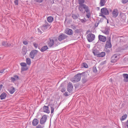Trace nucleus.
<instances>
[{
	"label": "nucleus",
	"instance_id": "1",
	"mask_svg": "<svg viewBox=\"0 0 128 128\" xmlns=\"http://www.w3.org/2000/svg\"><path fill=\"white\" fill-rule=\"evenodd\" d=\"M60 44L59 42H58V39L56 38L51 37L48 39V45L49 47H56Z\"/></svg>",
	"mask_w": 128,
	"mask_h": 128
},
{
	"label": "nucleus",
	"instance_id": "2",
	"mask_svg": "<svg viewBox=\"0 0 128 128\" xmlns=\"http://www.w3.org/2000/svg\"><path fill=\"white\" fill-rule=\"evenodd\" d=\"M78 9L80 12L84 14L86 12H87L90 10L88 6L84 4L79 5Z\"/></svg>",
	"mask_w": 128,
	"mask_h": 128
},
{
	"label": "nucleus",
	"instance_id": "3",
	"mask_svg": "<svg viewBox=\"0 0 128 128\" xmlns=\"http://www.w3.org/2000/svg\"><path fill=\"white\" fill-rule=\"evenodd\" d=\"M85 72H83L82 73H78L73 78L71 79V81L75 83L80 81L81 79V75L85 74Z\"/></svg>",
	"mask_w": 128,
	"mask_h": 128
},
{
	"label": "nucleus",
	"instance_id": "4",
	"mask_svg": "<svg viewBox=\"0 0 128 128\" xmlns=\"http://www.w3.org/2000/svg\"><path fill=\"white\" fill-rule=\"evenodd\" d=\"M95 37V36L94 34L90 33L87 35L86 38L88 42H90L94 40Z\"/></svg>",
	"mask_w": 128,
	"mask_h": 128
},
{
	"label": "nucleus",
	"instance_id": "5",
	"mask_svg": "<svg viewBox=\"0 0 128 128\" xmlns=\"http://www.w3.org/2000/svg\"><path fill=\"white\" fill-rule=\"evenodd\" d=\"M119 58V56L118 54H115L111 57L110 62L112 63L115 62L118 60Z\"/></svg>",
	"mask_w": 128,
	"mask_h": 128
},
{
	"label": "nucleus",
	"instance_id": "6",
	"mask_svg": "<svg viewBox=\"0 0 128 128\" xmlns=\"http://www.w3.org/2000/svg\"><path fill=\"white\" fill-rule=\"evenodd\" d=\"M38 52V51L36 50H32L29 54L30 57L32 59H34L35 55L37 54Z\"/></svg>",
	"mask_w": 128,
	"mask_h": 128
},
{
	"label": "nucleus",
	"instance_id": "7",
	"mask_svg": "<svg viewBox=\"0 0 128 128\" xmlns=\"http://www.w3.org/2000/svg\"><path fill=\"white\" fill-rule=\"evenodd\" d=\"M68 37L67 35L64 34H62L59 35L58 37V39L60 41L66 39Z\"/></svg>",
	"mask_w": 128,
	"mask_h": 128
},
{
	"label": "nucleus",
	"instance_id": "8",
	"mask_svg": "<svg viewBox=\"0 0 128 128\" xmlns=\"http://www.w3.org/2000/svg\"><path fill=\"white\" fill-rule=\"evenodd\" d=\"M49 25L47 22L46 21L45 24H44L42 26L40 27L41 30L44 32L46 31L47 30L48 27Z\"/></svg>",
	"mask_w": 128,
	"mask_h": 128
},
{
	"label": "nucleus",
	"instance_id": "9",
	"mask_svg": "<svg viewBox=\"0 0 128 128\" xmlns=\"http://www.w3.org/2000/svg\"><path fill=\"white\" fill-rule=\"evenodd\" d=\"M101 12L102 14L105 15H108L109 14L108 10L106 8H102L101 10Z\"/></svg>",
	"mask_w": 128,
	"mask_h": 128
},
{
	"label": "nucleus",
	"instance_id": "10",
	"mask_svg": "<svg viewBox=\"0 0 128 128\" xmlns=\"http://www.w3.org/2000/svg\"><path fill=\"white\" fill-rule=\"evenodd\" d=\"M47 119L46 116L44 115L42 116L40 121V123L41 124H43L46 122Z\"/></svg>",
	"mask_w": 128,
	"mask_h": 128
},
{
	"label": "nucleus",
	"instance_id": "11",
	"mask_svg": "<svg viewBox=\"0 0 128 128\" xmlns=\"http://www.w3.org/2000/svg\"><path fill=\"white\" fill-rule=\"evenodd\" d=\"M73 88V86L70 82H69L67 86V91L69 92H71Z\"/></svg>",
	"mask_w": 128,
	"mask_h": 128
},
{
	"label": "nucleus",
	"instance_id": "12",
	"mask_svg": "<svg viewBox=\"0 0 128 128\" xmlns=\"http://www.w3.org/2000/svg\"><path fill=\"white\" fill-rule=\"evenodd\" d=\"M98 40L102 42H105L106 40V36L99 34L98 36Z\"/></svg>",
	"mask_w": 128,
	"mask_h": 128
},
{
	"label": "nucleus",
	"instance_id": "13",
	"mask_svg": "<svg viewBox=\"0 0 128 128\" xmlns=\"http://www.w3.org/2000/svg\"><path fill=\"white\" fill-rule=\"evenodd\" d=\"M118 11L117 9H114L112 12V13L113 17L115 18H116L118 16Z\"/></svg>",
	"mask_w": 128,
	"mask_h": 128
},
{
	"label": "nucleus",
	"instance_id": "14",
	"mask_svg": "<svg viewBox=\"0 0 128 128\" xmlns=\"http://www.w3.org/2000/svg\"><path fill=\"white\" fill-rule=\"evenodd\" d=\"M105 47L106 48H110L112 47L111 43V38L110 37L108 38V40L106 42L105 45Z\"/></svg>",
	"mask_w": 128,
	"mask_h": 128
},
{
	"label": "nucleus",
	"instance_id": "15",
	"mask_svg": "<svg viewBox=\"0 0 128 128\" xmlns=\"http://www.w3.org/2000/svg\"><path fill=\"white\" fill-rule=\"evenodd\" d=\"M98 49V48H96L95 47L94 48L92 49V52L94 56H98L99 53V51Z\"/></svg>",
	"mask_w": 128,
	"mask_h": 128
},
{
	"label": "nucleus",
	"instance_id": "16",
	"mask_svg": "<svg viewBox=\"0 0 128 128\" xmlns=\"http://www.w3.org/2000/svg\"><path fill=\"white\" fill-rule=\"evenodd\" d=\"M65 32L68 35H70L72 34L73 32L72 29L68 28L65 30Z\"/></svg>",
	"mask_w": 128,
	"mask_h": 128
},
{
	"label": "nucleus",
	"instance_id": "17",
	"mask_svg": "<svg viewBox=\"0 0 128 128\" xmlns=\"http://www.w3.org/2000/svg\"><path fill=\"white\" fill-rule=\"evenodd\" d=\"M43 111L44 112L48 114L50 112L48 106H44L43 107Z\"/></svg>",
	"mask_w": 128,
	"mask_h": 128
},
{
	"label": "nucleus",
	"instance_id": "18",
	"mask_svg": "<svg viewBox=\"0 0 128 128\" xmlns=\"http://www.w3.org/2000/svg\"><path fill=\"white\" fill-rule=\"evenodd\" d=\"M124 77L123 81L125 82H128V74H124L123 75Z\"/></svg>",
	"mask_w": 128,
	"mask_h": 128
},
{
	"label": "nucleus",
	"instance_id": "19",
	"mask_svg": "<svg viewBox=\"0 0 128 128\" xmlns=\"http://www.w3.org/2000/svg\"><path fill=\"white\" fill-rule=\"evenodd\" d=\"M39 123L38 120L36 118L34 119L32 122V125L33 126H36Z\"/></svg>",
	"mask_w": 128,
	"mask_h": 128
},
{
	"label": "nucleus",
	"instance_id": "20",
	"mask_svg": "<svg viewBox=\"0 0 128 128\" xmlns=\"http://www.w3.org/2000/svg\"><path fill=\"white\" fill-rule=\"evenodd\" d=\"M110 30V28L108 27H106L104 30H102V32L104 34L107 35L109 34Z\"/></svg>",
	"mask_w": 128,
	"mask_h": 128
},
{
	"label": "nucleus",
	"instance_id": "21",
	"mask_svg": "<svg viewBox=\"0 0 128 128\" xmlns=\"http://www.w3.org/2000/svg\"><path fill=\"white\" fill-rule=\"evenodd\" d=\"M6 96L7 94L6 93L4 92L2 93L0 96V99L2 100L5 99L6 98Z\"/></svg>",
	"mask_w": 128,
	"mask_h": 128
},
{
	"label": "nucleus",
	"instance_id": "22",
	"mask_svg": "<svg viewBox=\"0 0 128 128\" xmlns=\"http://www.w3.org/2000/svg\"><path fill=\"white\" fill-rule=\"evenodd\" d=\"M84 74L82 75L83 78L82 79V81L83 83H84L86 82L87 81L86 78V76L84 75Z\"/></svg>",
	"mask_w": 128,
	"mask_h": 128
},
{
	"label": "nucleus",
	"instance_id": "23",
	"mask_svg": "<svg viewBox=\"0 0 128 128\" xmlns=\"http://www.w3.org/2000/svg\"><path fill=\"white\" fill-rule=\"evenodd\" d=\"M48 49V46H42L40 50L42 52H44Z\"/></svg>",
	"mask_w": 128,
	"mask_h": 128
},
{
	"label": "nucleus",
	"instance_id": "24",
	"mask_svg": "<svg viewBox=\"0 0 128 128\" xmlns=\"http://www.w3.org/2000/svg\"><path fill=\"white\" fill-rule=\"evenodd\" d=\"M72 17L74 19L76 20L78 18L79 16L78 14H72Z\"/></svg>",
	"mask_w": 128,
	"mask_h": 128
},
{
	"label": "nucleus",
	"instance_id": "25",
	"mask_svg": "<svg viewBox=\"0 0 128 128\" xmlns=\"http://www.w3.org/2000/svg\"><path fill=\"white\" fill-rule=\"evenodd\" d=\"M15 91V88L13 86L11 87L9 90L10 93L11 94L14 93Z\"/></svg>",
	"mask_w": 128,
	"mask_h": 128
},
{
	"label": "nucleus",
	"instance_id": "26",
	"mask_svg": "<svg viewBox=\"0 0 128 128\" xmlns=\"http://www.w3.org/2000/svg\"><path fill=\"white\" fill-rule=\"evenodd\" d=\"M105 52H102L100 53L99 52L97 56L98 57H102L105 56Z\"/></svg>",
	"mask_w": 128,
	"mask_h": 128
},
{
	"label": "nucleus",
	"instance_id": "27",
	"mask_svg": "<svg viewBox=\"0 0 128 128\" xmlns=\"http://www.w3.org/2000/svg\"><path fill=\"white\" fill-rule=\"evenodd\" d=\"M27 49L26 48H22V52L24 56L26 54V53L27 52Z\"/></svg>",
	"mask_w": 128,
	"mask_h": 128
},
{
	"label": "nucleus",
	"instance_id": "28",
	"mask_svg": "<svg viewBox=\"0 0 128 128\" xmlns=\"http://www.w3.org/2000/svg\"><path fill=\"white\" fill-rule=\"evenodd\" d=\"M127 115L126 114H124L120 118L121 121H123L125 120L127 117Z\"/></svg>",
	"mask_w": 128,
	"mask_h": 128
},
{
	"label": "nucleus",
	"instance_id": "29",
	"mask_svg": "<svg viewBox=\"0 0 128 128\" xmlns=\"http://www.w3.org/2000/svg\"><path fill=\"white\" fill-rule=\"evenodd\" d=\"M53 20V18L51 16H50L47 18V20L49 22H52Z\"/></svg>",
	"mask_w": 128,
	"mask_h": 128
},
{
	"label": "nucleus",
	"instance_id": "30",
	"mask_svg": "<svg viewBox=\"0 0 128 128\" xmlns=\"http://www.w3.org/2000/svg\"><path fill=\"white\" fill-rule=\"evenodd\" d=\"M26 62L27 64L28 65H30L31 63V60L30 58H28L26 59Z\"/></svg>",
	"mask_w": 128,
	"mask_h": 128
},
{
	"label": "nucleus",
	"instance_id": "31",
	"mask_svg": "<svg viewBox=\"0 0 128 128\" xmlns=\"http://www.w3.org/2000/svg\"><path fill=\"white\" fill-rule=\"evenodd\" d=\"M78 4L80 5L84 4L85 2V0H78Z\"/></svg>",
	"mask_w": 128,
	"mask_h": 128
},
{
	"label": "nucleus",
	"instance_id": "32",
	"mask_svg": "<svg viewBox=\"0 0 128 128\" xmlns=\"http://www.w3.org/2000/svg\"><path fill=\"white\" fill-rule=\"evenodd\" d=\"M106 2L105 1L100 0V4L101 6H103L104 5Z\"/></svg>",
	"mask_w": 128,
	"mask_h": 128
},
{
	"label": "nucleus",
	"instance_id": "33",
	"mask_svg": "<svg viewBox=\"0 0 128 128\" xmlns=\"http://www.w3.org/2000/svg\"><path fill=\"white\" fill-rule=\"evenodd\" d=\"M28 69V68L26 66H24L22 67L21 68V70L22 71H23L27 70Z\"/></svg>",
	"mask_w": 128,
	"mask_h": 128
},
{
	"label": "nucleus",
	"instance_id": "34",
	"mask_svg": "<svg viewBox=\"0 0 128 128\" xmlns=\"http://www.w3.org/2000/svg\"><path fill=\"white\" fill-rule=\"evenodd\" d=\"M50 107L51 108V114L53 113L54 111V108L53 105H50Z\"/></svg>",
	"mask_w": 128,
	"mask_h": 128
},
{
	"label": "nucleus",
	"instance_id": "35",
	"mask_svg": "<svg viewBox=\"0 0 128 128\" xmlns=\"http://www.w3.org/2000/svg\"><path fill=\"white\" fill-rule=\"evenodd\" d=\"M86 12L87 13V14L86 15V17L88 18H89L90 16V10H89L88 12Z\"/></svg>",
	"mask_w": 128,
	"mask_h": 128
},
{
	"label": "nucleus",
	"instance_id": "36",
	"mask_svg": "<svg viewBox=\"0 0 128 128\" xmlns=\"http://www.w3.org/2000/svg\"><path fill=\"white\" fill-rule=\"evenodd\" d=\"M92 71L93 72L95 73H96L97 72V70L96 66H94L92 69Z\"/></svg>",
	"mask_w": 128,
	"mask_h": 128
},
{
	"label": "nucleus",
	"instance_id": "37",
	"mask_svg": "<svg viewBox=\"0 0 128 128\" xmlns=\"http://www.w3.org/2000/svg\"><path fill=\"white\" fill-rule=\"evenodd\" d=\"M33 44L36 48H37L38 47V44L36 42H33Z\"/></svg>",
	"mask_w": 128,
	"mask_h": 128
},
{
	"label": "nucleus",
	"instance_id": "38",
	"mask_svg": "<svg viewBox=\"0 0 128 128\" xmlns=\"http://www.w3.org/2000/svg\"><path fill=\"white\" fill-rule=\"evenodd\" d=\"M20 65L23 67L26 66V64L24 62H21L20 63Z\"/></svg>",
	"mask_w": 128,
	"mask_h": 128
},
{
	"label": "nucleus",
	"instance_id": "39",
	"mask_svg": "<svg viewBox=\"0 0 128 128\" xmlns=\"http://www.w3.org/2000/svg\"><path fill=\"white\" fill-rule=\"evenodd\" d=\"M83 66L85 68H87L88 67V66L86 63H83Z\"/></svg>",
	"mask_w": 128,
	"mask_h": 128
},
{
	"label": "nucleus",
	"instance_id": "40",
	"mask_svg": "<svg viewBox=\"0 0 128 128\" xmlns=\"http://www.w3.org/2000/svg\"><path fill=\"white\" fill-rule=\"evenodd\" d=\"M81 22L83 23H85L86 21V19L85 18L80 20Z\"/></svg>",
	"mask_w": 128,
	"mask_h": 128
},
{
	"label": "nucleus",
	"instance_id": "41",
	"mask_svg": "<svg viewBox=\"0 0 128 128\" xmlns=\"http://www.w3.org/2000/svg\"><path fill=\"white\" fill-rule=\"evenodd\" d=\"M128 2V0H122V2L123 4H125Z\"/></svg>",
	"mask_w": 128,
	"mask_h": 128
},
{
	"label": "nucleus",
	"instance_id": "42",
	"mask_svg": "<svg viewBox=\"0 0 128 128\" xmlns=\"http://www.w3.org/2000/svg\"><path fill=\"white\" fill-rule=\"evenodd\" d=\"M14 77L16 80H18L19 79L18 76L17 75L14 76Z\"/></svg>",
	"mask_w": 128,
	"mask_h": 128
},
{
	"label": "nucleus",
	"instance_id": "43",
	"mask_svg": "<svg viewBox=\"0 0 128 128\" xmlns=\"http://www.w3.org/2000/svg\"><path fill=\"white\" fill-rule=\"evenodd\" d=\"M44 127L40 124H38L36 127V128H43Z\"/></svg>",
	"mask_w": 128,
	"mask_h": 128
},
{
	"label": "nucleus",
	"instance_id": "44",
	"mask_svg": "<svg viewBox=\"0 0 128 128\" xmlns=\"http://www.w3.org/2000/svg\"><path fill=\"white\" fill-rule=\"evenodd\" d=\"M18 0H15L14 1V3L15 5L16 6H17L18 4Z\"/></svg>",
	"mask_w": 128,
	"mask_h": 128
},
{
	"label": "nucleus",
	"instance_id": "45",
	"mask_svg": "<svg viewBox=\"0 0 128 128\" xmlns=\"http://www.w3.org/2000/svg\"><path fill=\"white\" fill-rule=\"evenodd\" d=\"M11 80L12 82H14L15 80H16L14 79V77H11Z\"/></svg>",
	"mask_w": 128,
	"mask_h": 128
},
{
	"label": "nucleus",
	"instance_id": "46",
	"mask_svg": "<svg viewBox=\"0 0 128 128\" xmlns=\"http://www.w3.org/2000/svg\"><path fill=\"white\" fill-rule=\"evenodd\" d=\"M66 90V88H63L61 89V92H65Z\"/></svg>",
	"mask_w": 128,
	"mask_h": 128
},
{
	"label": "nucleus",
	"instance_id": "47",
	"mask_svg": "<svg viewBox=\"0 0 128 128\" xmlns=\"http://www.w3.org/2000/svg\"><path fill=\"white\" fill-rule=\"evenodd\" d=\"M64 95L65 96H67L69 95L68 94V92H65L64 94Z\"/></svg>",
	"mask_w": 128,
	"mask_h": 128
},
{
	"label": "nucleus",
	"instance_id": "48",
	"mask_svg": "<svg viewBox=\"0 0 128 128\" xmlns=\"http://www.w3.org/2000/svg\"><path fill=\"white\" fill-rule=\"evenodd\" d=\"M23 43L24 44L26 45L28 44V42L27 41L25 40L23 42Z\"/></svg>",
	"mask_w": 128,
	"mask_h": 128
},
{
	"label": "nucleus",
	"instance_id": "49",
	"mask_svg": "<svg viewBox=\"0 0 128 128\" xmlns=\"http://www.w3.org/2000/svg\"><path fill=\"white\" fill-rule=\"evenodd\" d=\"M7 42L5 41H4L2 42V44L3 46H6V44Z\"/></svg>",
	"mask_w": 128,
	"mask_h": 128
},
{
	"label": "nucleus",
	"instance_id": "50",
	"mask_svg": "<svg viewBox=\"0 0 128 128\" xmlns=\"http://www.w3.org/2000/svg\"><path fill=\"white\" fill-rule=\"evenodd\" d=\"M38 33L40 34H41L42 33V32L38 28Z\"/></svg>",
	"mask_w": 128,
	"mask_h": 128
},
{
	"label": "nucleus",
	"instance_id": "51",
	"mask_svg": "<svg viewBox=\"0 0 128 128\" xmlns=\"http://www.w3.org/2000/svg\"><path fill=\"white\" fill-rule=\"evenodd\" d=\"M43 0H36V1L37 2H38L40 3H41L42 2Z\"/></svg>",
	"mask_w": 128,
	"mask_h": 128
},
{
	"label": "nucleus",
	"instance_id": "52",
	"mask_svg": "<svg viewBox=\"0 0 128 128\" xmlns=\"http://www.w3.org/2000/svg\"><path fill=\"white\" fill-rule=\"evenodd\" d=\"M2 86L3 85L2 84H0V91L2 90Z\"/></svg>",
	"mask_w": 128,
	"mask_h": 128
},
{
	"label": "nucleus",
	"instance_id": "53",
	"mask_svg": "<svg viewBox=\"0 0 128 128\" xmlns=\"http://www.w3.org/2000/svg\"><path fill=\"white\" fill-rule=\"evenodd\" d=\"M4 69H3V70H1L0 71V72L1 73H3L4 72Z\"/></svg>",
	"mask_w": 128,
	"mask_h": 128
},
{
	"label": "nucleus",
	"instance_id": "54",
	"mask_svg": "<svg viewBox=\"0 0 128 128\" xmlns=\"http://www.w3.org/2000/svg\"><path fill=\"white\" fill-rule=\"evenodd\" d=\"M8 46H13V44H9V45H8Z\"/></svg>",
	"mask_w": 128,
	"mask_h": 128
},
{
	"label": "nucleus",
	"instance_id": "55",
	"mask_svg": "<svg viewBox=\"0 0 128 128\" xmlns=\"http://www.w3.org/2000/svg\"><path fill=\"white\" fill-rule=\"evenodd\" d=\"M98 23H96L95 24V26L96 27H97L98 26Z\"/></svg>",
	"mask_w": 128,
	"mask_h": 128
},
{
	"label": "nucleus",
	"instance_id": "56",
	"mask_svg": "<svg viewBox=\"0 0 128 128\" xmlns=\"http://www.w3.org/2000/svg\"><path fill=\"white\" fill-rule=\"evenodd\" d=\"M102 17L106 19V16H104V14H103V15H102Z\"/></svg>",
	"mask_w": 128,
	"mask_h": 128
},
{
	"label": "nucleus",
	"instance_id": "57",
	"mask_svg": "<svg viewBox=\"0 0 128 128\" xmlns=\"http://www.w3.org/2000/svg\"><path fill=\"white\" fill-rule=\"evenodd\" d=\"M126 125L127 127V128H128V120H127V121H126Z\"/></svg>",
	"mask_w": 128,
	"mask_h": 128
},
{
	"label": "nucleus",
	"instance_id": "58",
	"mask_svg": "<svg viewBox=\"0 0 128 128\" xmlns=\"http://www.w3.org/2000/svg\"><path fill=\"white\" fill-rule=\"evenodd\" d=\"M108 12H109V11H110V12H112V9H110V8H109L108 9Z\"/></svg>",
	"mask_w": 128,
	"mask_h": 128
},
{
	"label": "nucleus",
	"instance_id": "59",
	"mask_svg": "<svg viewBox=\"0 0 128 128\" xmlns=\"http://www.w3.org/2000/svg\"><path fill=\"white\" fill-rule=\"evenodd\" d=\"M104 14H102V13H100V14L99 16H102V15H103Z\"/></svg>",
	"mask_w": 128,
	"mask_h": 128
},
{
	"label": "nucleus",
	"instance_id": "60",
	"mask_svg": "<svg viewBox=\"0 0 128 128\" xmlns=\"http://www.w3.org/2000/svg\"><path fill=\"white\" fill-rule=\"evenodd\" d=\"M9 43L7 42L6 44V46H8V45H9Z\"/></svg>",
	"mask_w": 128,
	"mask_h": 128
},
{
	"label": "nucleus",
	"instance_id": "61",
	"mask_svg": "<svg viewBox=\"0 0 128 128\" xmlns=\"http://www.w3.org/2000/svg\"><path fill=\"white\" fill-rule=\"evenodd\" d=\"M107 22L108 24V23H109L108 20H107Z\"/></svg>",
	"mask_w": 128,
	"mask_h": 128
}]
</instances>
